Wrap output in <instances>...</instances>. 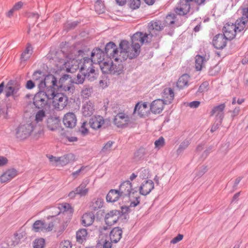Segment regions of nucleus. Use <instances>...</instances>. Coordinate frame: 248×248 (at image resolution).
<instances>
[{"instance_id": "nucleus-1", "label": "nucleus", "mask_w": 248, "mask_h": 248, "mask_svg": "<svg viewBox=\"0 0 248 248\" xmlns=\"http://www.w3.org/2000/svg\"><path fill=\"white\" fill-rule=\"evenodd\" d=\"M142 32L135 33L131 37V44L126 40H122L119 44L120 53H125L130 59L137 58L140 52V46L144 43H148L142 36Z\"/></svg>"}, {"instance_id": "nucleus-2", "label": "nucleus", "mask_w": 248, "mask_h": 248, "mask_svg": "<svg viewBox=\"0 0 248 248\" xmlns=\"http://www.w3.org/2000/svg\"><path fill=\"white\" fill-rule=\"evenodd\" d=\"M122 196L123 202L125 204L130 203V206L136 207L140 203V197L137 190L132 188V183L129 181L123 182L118 189Z\"/></svg>"}, {"instance_id": "nucleus-3", "label": "nucleus", "mask_w": 248, "mask_h": 248, "mask_svg": "<svg viewBox=\"0 0 248 248\" xmlns=\"http://www.w3.org/2000/svg\"><path fill=\"white\" fill-rule=\"evenodd\" d=\"M247 23L248 27V8L243 10L242 16L238 23V26L233 23H226L223 28L222 34L227 39L231 40L234 38L237 31L240 32L244 29Z\"/></svg>"}, {"instance_id": "nucleus-4", "label": "nucleus", "mask_w": 248, "mask_h": 248, "mask_svg": "<svg viewBox=\"0 0 248 248\" xmlns=\"http://www.w3.org/2000/svg\"><path fill=\"white\" fill-rule=\"evenodd\" d=\"M165 26L164 23H162L160 20L152 21L148 24V31L149 33L142 32V36H147L145 37L144 39L147 42L150 43L152 41V38L153 37L154 34L157 35L158 32L163 30Z\"/></svg>"}, {"instance_id": "nucleus-5", "label": "nucleus", "mask_w": 248, "mask_h": 248, "mask_svg": "<svg viewBox=\"0 0 248 248\" xmlns=\"http://www.w3.org/2000/svg\"><path fill=\"white\" fill-rule=\"evenodd\" d=\"M65 55L62 51L56 53L55 56L53 58V60L61 64H64L66 68V70L68 72H74V71L78 69L79 66L78 63V61L75 59H73L69 62H66L64 59Z\"/></svg>"}, {"instance_id": "nucleus-6", "label": "nucleus", "mask_w": 248, "mask_h": 248, "mask_svg": "<svg viewBox=\"0 0 248 248\" xmlns=\"http://www.w3.org/2000/svg\"><path fill=\"white\" fill-rule=\"evenodd\" d=\"M50 100L52 99V104L55 109L58 110L63 109L67 105L68 97L64 93H57L53 94L51 93L49 95Z\"/></svg>"}, {"instance_id": "nucleus-7", "label": "nucleus", "mask_w": 248, "mask_h": 248, "mask_svg": "<svg viewBox=\"0 0 248 248\" xmlns=\"http://www.w3.org/2000/svg\"><path fill=\"white\" fill-rule=\"evenodd\" d=\"M36 129L31 124H20L16 129V136L19 140H22L28 138L31 132Z\"/></svg>"}, {"instance_id": "nucleus-8", "label": "nucleus", "mask_w": 248, "mask_h": 248, "mask_svg": "<svg viewBox=\"0 0 248 248\" xmlns=\"http://www.w3.org/2000/svg\"><path fill=\"white\" fill-rule=\"evenodd\" d=\"M49 93L44 91H39L35 94L33 98V105L38 109H43L48 105V101L50 100Z\"/></svg>"}, {"instance_id": "nucleus-9", "label": "nucleus", "mask_w": 248, "mask_h": 248, "mask_svg": "<svg viewBox=\"0 0 248 248\" xmlns=\"http://www.w3.org/2000/svg\"><path fill=\"white\" fill-rule=\"evenodd\" d=\"M19 84L16 80H10L7 84L5 88V95L7 97L13 96L14 99H16L19 96L18 93L20 89Z\"/></svg>"}, {"instance_id": "nucleus-10", "label": "nucleus", "mask_w": 248, "mask_h": 248, "mask_svg": "<svg viewBox=\"0 0 248 248\" xmlns=\"http://www.w3.org/2000/svg\"><path fill=\"white\" fill-rule=\"evenodd\" d=\"M130 122L129 117L123 112L118 113L113 119V123L118 127H126Z\"/></svg>"}, {"instance_id": "nucleus-11", "label": "nucleus", "mask_w": 248, "mask_h": 248, "mask_svg": "<svg viewBox=\"0 0 248 248\" xmlns=\"http://www.w3.org/2000/svg\"><path fill=\"white\" fill-rule=\"evenodd\" d=\"M104 51L107 56L114 59L116 61L120 59L117 57L120 51L114 42H109L107 43L105 46Z\"/></svg>"}, {"instance_id": "nucleus-12", "label": "nucleus", "mask_w": 248, "mask_h": 248, "mask_svg": "<svg viewBox=\"0 0 248 248\" xmlns=\"http://www.w3.org/2000/svg\"><path fill=\"white\" fill-rule=\"evenodd\" d=\"M38 82V87L39 89V91H42V90L45 88H47L49 86H55L56 85L57 78L53 75H49Z\"/></svg>"}, {"instance_id": "nucleus-13", "label": "nucleus", "mask_w": 248, "mask_h": 248, "mask_svg": "<svg viewBox=\"0 0 248 248\" xmlns=\"http://www.w3.org/2000/svg\"><path fill=\"white\" fill-rule=\"evenodd\" d=\"M120 218V210H112L105 215V220L107 225L111 226L116 223Z\"/></svg>"}, {"instance_id": "nucleus-14", "label": "nucleus", "mask_w": 248, "mask_h": 248, "mask_svg": "<svg viewBox=\"0 0 248 248\" xmlns=\"http://www.w3.org/2000/svg\"><path fill=\"white\" fill-rule=\"evenodd\" d=\"M89 124L91 128L95 130L101 127L106 128L105 120L103 117L100 115L91 118L89 121Z\"/></svg>"}, {"instance_id": "nucleus-15", "label": "nucleus", "mask_w": 248, "mask_h": 248, "mask_svg": "<svg viewBox=\"0 0 248 248\" xmlns=\"http://www.w3.org/2000/svg\"><path fill=\"white\" fill-rule=\"evenodd\" d=\"M227 40L224 35L219 33L214 37L212 44L216 48L222 49L226 46Z\"/></svg>"}, {"instance_id": "nucleus-16", "label": "nucleus", "mask_w": 248, "mask_h": 248, "mask_svg": "<svg viewBox=\"0 0 248 248\" xmlns=\"http://www.w3.org/2000/svg\"><path fill=\"white\" fill-rule=\"evenodd\" d=\"M154 188V183L153 181L148 180L144 181L139 188L140 193L146 196L149 194Z\"/></svg>"}, {"instance_id": "nucleus-17", "label": "nucleus", "mask_w": 248, "mask_h": 248, "mask_svg": "<svg viewBox=\"0 0 248 248\" xmlns=\"http://www.w3.org/2000/svg\"><path fill=\"white\" fill-rule=\"evenodd\" d=\"M77 121V118L75 114L72 112L66 113L63 119L64 125L66 127L70 128H72L76 126Z\"/></svg>"}, {"instance_id": "nucleus-18", "label": "nucleus", "mask_w": 248, "mask_h": 248, "mask_svg": "<svg viewBox=\"0 0 248 248\" xmlns=\"http://www.w3.org/2000/svg\"><path fill=\"white\" fill-rule=\"evenodd\" d=\"M93 60L91 58L84 57L83 62L80 64V72L83 74L85 72L90 71L91 69H94L93 66ZM77 64L79 66L78 62Z\"/></svg>"}, {"instance_id": "nucleus-19", "label": "nucleus", "mask_w": 248, "mask_h": 248, "mask_svg": "<svg viewBox=\"0 0 248 248\" xmlns=\"http://www.w3.org/2000/svg\"><path fill=\"white\" fill-rule=\"evenodd\" d=\"M225 108L224 103L214 107L210 112V116L216 115L215 119L223 120L224 116V110Z\"/></svg>"}, {"instance_id": "nucleus-20", "label": "nucleus", "mask_w": 248, "mask_h": 248, "mask_svg": "<svg viewBox=\"0 0 248 248\" xmlns=\"http://www.w3.org/2000/svg\"><path fill=\"white\" fill-rule=\"evenodd\" d=\"M164 104L162 99L155 100L151 104L150 110L154 114H159L163 110Z\"/></svg>"}, {"instance_id": "nucleus-21", "label": "nucleus", "mask_w": 248, "mask_h": 248, "mask_svg": "<svg viewBox=\"0 0 248 248\" xmlns=\"http://www.w3.org/2000/svg\"><path fill=\"white\" fill-rule=\"evenodd\" d=\"M123 231L119 227L114 228L109 233V239L111 242L117 243L122 238Z\"/></svg>"}, {"instance_id": "nucleus-22", "label": "nucleus", "mask_w": 248, "mask_h": 248, "mask_svg": "<svg viewBox=\"0 0 248 248\" xmlns=\"http://www.w3.org/2000/svg\"><path fill=\"white\" fill-rule=\"evenodd\" d=\"M72 79L66 84L64 85H59V88L61 89V91H63L65 95L69 96H71L75 91V86L71 82Z\"/></svg>"}, {"instance_id": "nucleus-23", "label": "nucleus", "mask_w": 248, "mask_h": 248, "mask_svg": "<svg viewBox=\"0 0 248 248\" xmlns=\"http://www.w3.org/2000/svg\"><path fill=\"white\" fill-rule=\"evenodd\" d=\"M105 51L99 47L94 48L91 52V58L94 61L99 62L104 59L106 55Z\"/></svg>"}, {"instance_id": "nucleus-24", "label": "nucleus", "mask_w": 248, "mask_h": 248, "mask_svg": "<svg viewBox=\"0 0 248 248\" xmlns=\"http://www.w3.org/2000/svg\"><path fill=\"white\" fill-rule=\"evenodd\" d=\"M174 92L170 88H166L164 89L162 93L163 101L165 104H170L174 99Z\"/></svg>"}, {"instance_id": "nucleus-25", "label": "nucleus", "mask_w": 248, "mask_h": 248, "mask_svg": "<svg viewBox=\"0 0 248 248\" xmlns=\"http://www.w3.org/2000/svg\"><path fill=\"white\" fill-rule=\"evenodd\" d=\"M147 108V103H138L134 108V113H137L140 117H143L146 115V109Z\"/></svg>"}, {"instance_id": "nucleus-26", "label": "nucleus", "mask_w": 248, "mask_h": 248, "mask_svg": "<svg viewBox=\"0 0 248 248\" xmlns=\"http://www.w3.org/2000/svg\"><path fill=\"white\" fill-rule=\"evenodd\" d=\"M122 198L121 194L118 190L111 189L106 196V201L107 202H114L119 200Z\"/></svg>"}, {"instance_id": "nucleus-27", "label": "nucleus", "mask_w": 248, "mask_h": 248, "mask_svg": "<svg viewBox=\"0 0 248 248\" xmlns=\"http://www.w3.org/2000/svg\"><path fill=\"white\" fill-rule=\"evenodd\" d=\"M94 111V105L91 101L87 102L82 108V114L85 117H90Z\"/></svg>"}, {"instance_id": "nucleus-28", "label": "nucleus", "mask_w": 248, "mask_h": 248, "mask_svg": "<svg viewBox=\"0 0 248 248\" xmlns=\"http://www.w3.org/2000/svg\"><path fill=\"white\" fill-rule=\"evenodd\" d=\"M75 159V156L73 154H68L59 157L56 161H59V164L62 166H65L67 164L73 162Z\"/></svg>"}, {"instance_id": "nucleus-29", "label": "nucleus", "mask_w": 248, "mask_h": 248, "mask_svg": "<svg viewBox=\"0 0 248 248\" xmlns=\"http://www.w3.org/2000/svg\"><path fill=\"white\" fill-rule=\"evenodd\" d=\"M17 171L15 169L8 170L0 176V181L2 183L6 182L15 177Z\"/></svg>"}, {"instance_id": "nucleus-30", "label": "nucleus", "mask_w": 248, "mask_h": 248, "mask_svg": "<svg viewBox=\"0 0 248 248\" xmlns=\"http://www.w3.org/2000/svg\"><path fill=\"white\" fill-rule=\"evenodd\" d=\"M94 220V213L91 211L84 214L82 217V224L85 226H89L92 224Z\"/></svg>"}, {"instance_id": "nucleus-31", "label": "nucleus", "mask_w": 248, "mask_h": 248, "mask_svg": "<svg viewBox=\"0 0 248 248\" xmlns=\"http://www.w3.org/2000/svg\"><path fill=\"white\" fill-rule=\"evenodd\" d=\"M60 121L56 117H49L47 119L46 124L47 128L51 130L55 131L59 127Z\"/></svg>"}, {"instance_id": "nucleus-32", "label": "nucleus", "mask_w": 248, "mask_h": 248, "mask_svg": "<svg viewBox=\"0 0 248 248\" xmlns=\"http://www.w3.org/2000/svg\"><path fill=\"white\" fill-rule=\"evenodd\" d=\"M103 203L104 202L102 199H93L89 206L90 210L93 212L98 210L103 207Z\"/></svg>"}, {"instance_id": "nucleus-33", "label": "nucleus", "mask_w": 248, "mask_h": 248, "mask_svg": "<svg viewBox=\"0 0 248 248\" xmlns=\"http://www.w3.org/2000/svg\"><path fill=\"white\" fill-rule=\"evenodd\" d=\"M189 76L187 74H184L180 77L177 82L176 86L180 89H182L188 85Z\"/></svg>"}, {"instance_id": "nucleus-34", "label": "nucleus", "mask_w": 248, "mask_h": 248, "mask_svg": "<svg viewBox=\"0 0 248 248\" xmlns=\"http://www.w3.org/2000/svg\"><path fill=\"white\" fill-rule=\"evenodd\" d=\"M32 230L34 232H46V222L37 220L33 224Z\"/></svg>"}, {"instance_id": "nucleus-35", "label": "nucleus", "mask_w": 248, "mask_h": 248, "mask_svg": "<svg viewBox=\"0 0 248 248\" xmlns=\"http://www.w3.org/2000/svg\"><path fill=\"white\" fill-rule=\"evenodd\" d=\"M206 62L205 57L200 55L195 57V68L197 71H201Z\"/></svg>"}, {"instance_id": "nucleus-36", "label": "nucleus", "mask_w": 248, "mask_h": 248, "mask_svg": "<svg viewBox=\"0 0 248 248\" xmlns=\"http://www.w3.org/2000/svg\"><path fill=\"white\" fill-rule=\"evenodd\" d=\"M86 183L83 182L81 183L76 190V193L77 195H79L80 196H85L88 192V189L86 188Z\"/></svg>"}, {"instance_id": "nucleus-37", "label": "nucleus", "mask_w": 248, "mask_h": 248, "mask_svg": "<svg viewBox=\"0 0 248 248\" xmlns=\"http://www.w3.org/2000/svg\"><path fill=\"white\" fill-rule=\"evenodd\" d=\"M86 78L91 81L95 80L98 77V73L95 71L94 69H91L90 71L84 72Z\"/></svg>"}, {"instance_id": "nucleus-38", "label": "nucleus", "mask_w": 248, "mask_h": 248, "mask_svg": "<svg viewBox=\"0 0 248 248\" xmlns=\"http://www.w3.org/2000/svg\"><path fill=\"white\" fill-rule=\"evenodd\" d=\"M87 235V230L82 229L77 232V240L78 242L82 243L85 239Z\"/></svg>"}, {"instance_id": "nucleus-39", "label": "nucleus", "mask_w": 248, "mask_h": 248, "mask_svg": "<svg viewBox=\"0 0 248 248\" xmlns=\"http://www.w3.org/2000/svg\"><path fill=\"white\" fill-rule=\"evenodd\" d=\"M32 52V48L30 44H28L25 50L23 52L21 55V59L23 61H27L30 57Z\"/></svg>"}, {"instance_id": "nucleus-40", "label": "nucleus", "mask_w": 248, "mask_h": 248, "mask_svg": "<svg viewBox=\"0 0 248 248\" xmlns=\"http://www.w3.org/2000/svg\"><path fill=\"white\" fill-rule=\"evenodd\" d=\"M102 238L98 241L97 243L98 247H102V248H111L112 247L111 242H109L106 239H104V235L103 234L101 235Z\"/></svg>"}, {"instance_id": "nucleus-41", "label": "nucleus", "mask_w": 248, "mask_h": 248, "mask_svg": "<svg viewBox=\"0 0 248 248\" xmlns=\"http://www.w3.org/2000/svg\"><path fill=\"white\" fill-rule=\"evenodd\" d=\"M100 67L103 73L112 74L111 71L114 66H113L112 62L109 63L108 62H105L103 63V65L100 66Z\"/></svg>"}, {"instance_id": "nucleus-42", "label": "nucleus", "mask_w": 248, "mask_h": 248, "mask_svg": "<svg viewBox=\"0 0 248 248\" xmlns=\"http://www.w3.org/2000/svg\"><path fill=\"white\" fill-rule=\"evenodd\" d=\"M130 207H132L130 206V204L125 205L124 206L121 207V211H120L121 217H123L124 219H128L129 217L127 214L131 211L130 209Z\"/></svg>"}, {"instance_id": "nucleus-43", "label": "nucleus", "mask_w": 248, "mask_h": 248, "mask_svg": "<svg viewBox=\"0 0 248 248\" xmlns=\"http://www.w3.org/2000/svg\"><path fill=\"white\" fill-rule=\"evenodd\" d=\"M189 141L187 140H185L183 142H182L180 144L178 149L177 150V154L178 155L182 154L184 151L187 148L189 145Z\"/></svg>"}, {"instance_id": "nucleus-44", "label": "nucleus", "mask_w": 248, "mask_h": 248, "mask_svg": "<svg viewBox=\"0 0 248 248\" xmlns=\"http://www.w3.org/2000/svg\"><path fill=\"white\" fill-rule=\"evenodd\" d=\"M145 154V149L144 148H140L134 154V158L136 161H139L142 159Z\"/></svg>"}, {"instance_id": "nucleus-45", "label": "nucleus", "mask_w": 248, "mask_h": 248, "mask_svg": "<svg viewBox=\"0 0 248 248\" xmlns=\"http://www.w3.org/2000/svg\"><path fill=\"white\" fill-rule=\"evenodd\" d=\"M93 92V88L92 87L89 86H84L83 88V89L81 91V95L84 98H88L90 96H91L92 93Z\"/></svg>"}, {"instance_id": "nucleus-46", "label": "nucleus", "mask_w": 248, "mask_h": 248, "mask_svg": "<svg viewBox=\"0 0 248 248\" xmlns=\"http://www.w3.org/2000/svg\"><path fill=\"white\" fill-rule=\"evenodd\" d=\"M59 208L61 211L63 213L67 212L68 213L72 214L73 212V209L70 204L66 202L62 203L59 207Z\"/></svg>"}, {"instance_id": "nucleus-47", "label": "nucleus", "mask_w": 248, "mask_h": 248, "mask_svg": "<svg viewBox=\"0 0 248 248\" xmlns=\"http://www.w3.org/2000/svg\"><path fill=\"white\" fill-rule=\"evenodd\" d=\"M128 5L133 10L139 8L140 5V0H128Z\"/></svg>"}, {"instance_id": "nucleus-48", "label": "nucleus", "mask_w": 248, "mask_h": 248, "mask_svg": "<svg viewBox=\"0 0 248 248\" xmlns=\"http://www.w3.org/2000/svg\"><path fill=\"white\" fill-rule=\"evenodd\" d=\"M69 78L71 79V77L70 75L64 74L59 79V81H57L56 85H55L57 88H59V85H64L66 83H65L66 80H67Z\"/></svg>"}, {"instance_id": "nucleus-49", "label": "nucleus", "mask_w": 248, "mask_h": 248, "mask_svg": "<svg viewBox=\"0 0 248 248\" xmlns=\"http://www.w3.org/2000/svg\"><path fill=\"white\" fill-rule=\"evenodd\" d=\"M85 78L86 77L84 76V75H83L82 73H78L77 75L76 78H75L74 80L72 83H76V84H82L84 82Z\"/></svg>"}, {"instance_id": "nucleus-50", "label": "nucleus", "mask_w": 248, "mask_h": 248, "mask_svg": "<svg viewBox=\"0 0 248 248\" xmlns=\"http://www.w3.org/2000/svg\"><path fill=\"white\" fill-rule=\"evenodd\" d=\"M114 142L112 141H108L106 144L103 147L101 152L105 154H107L111 151V148Z\"/></svg>"}, {"instance_id": "nucleus-51", "label": "nucleus", "mask_w": 248, "mask_h": 248, "mask_svg": "<svg viewBox=\"0 0 248 248\" xmlns=\"http://www.w3.org/2000/svg\"><path fill=\"white\" fill-rule=\"evenodd\" d=\"M44 73L42 71L40 70H37L34 72L33 75H32V78L34 79L36 82L37 81H40L42 78H44Z\"/></svg>"}, {"instance_id": "nucleus-52", "label": "nucleus", "mask_w": 248, "mask_h": 248, "mask_svg": "<svg viewBox=\"0 0 248 248\" xmlns=\"http://www.w3.org/2000/svg\"><path fill=\"white\" fill-rule=\"evenodd\" d=\"M46 115L45 111L42 109L40 110L36 114L35 121L37 123L42 122L43 120L46 118Z\"/></svg>"}, {"instance_id": "nucleus-53", "label": "nucleus", "mask_w": 248, "mask_h": 248, "mask_svg": "<svg viewBox=\"0 0 248 248\" xmlns=\"http://www.w3.org/2000/svg\"><path fill=\"white\" fill-rule=\"evenodd\" d=\"M113 66H114V67L112 68V70L111 71L112 74H117L119 75L122 72L124 68L123 64H119L117 65L116 64L113 63Z\"/></svg>"}, {"instance_id": "nucleus-54", "label": "nucleus", "mask_w": 248, "mask_h": 248, "mask_svg": "<svg viewBox=\"0 0 248 248\" xmlns=\"http://www.w3.org/2000/svg\"><path fill=\"white\" fill-rule=\"evenodd\" d=\"M45 245V240L43 238L36 239L33 242L34 248H43Z\"/></svg>"}, {"instance_id": "nucleus-55", "label": "nucleus", "mask_w": 248, "mask_h": 248, "mask_svg": "<svg viewBox=\"0 0 248 248\" xmlns=\"http://www.w3.org/2000/svg\"><path fill=\"white\" fill-rule=\"evenodd\" d=\"M149 170L147 169H141L138 172L139 177L141 179H144L147 178L149 176Z\"/></svg>"}, {"instance_id": "nucleus-56", "label": "nucleus", "mask_w": 248, "mask_h": 248, "mask_svg": "<svg viewBox=\"0 0 248 248\" xmlns=\"http://www.w3.org/2000/svg\"><path fill=\"white\" fill-rule=\"evenodd\" d=\"M186 9L183 8L180 5L177 4L174 10L177 15L179 16H185L187 14V13H186Z\"/></svg>"}, {"instance_id": "nucleus-57", "label": "nucleus", "mask_w": 248, "mask_h": 248, "mask_svg": "<svg viewBox=\"0 0 248 248\" xmlns=\"http://www.w3.org/2000/svg\"><path fill=\"white\" fill-rule=\"evenodd\" d=\"M95 11L99 14L103 13L104 11V7L101 1H96L94 5Z\"/></svg>"}, {"instance_id": "nucleus-58", "label": "nucleus", "mask_w": 248, "mask_h": 248, "mask_svg": "<svg viewBox=\"0 0 248 248\" xmlns=\"http://www.w3.org/2000/svg\"><path fill=\"white\" fill-rule=\"evenodd\" d=\"M209 86V83L207 81L203 82L199 87L198 93H202L207 91L208 89V87Z\"/></svg>"}, {"instance_id": "nucleus-59", "label": "nucleus", "mask_w": 248, "mask_h": 248, "mask_svg": "<svg viewBox=\"0 0 248 248\" xmlns=\"http://www.w3.org/2000/svg\"><path fill=\"white\" fill-rule=\"evenodd\" d=\"M164 144H165V140H164V139L162 137H160L157 140H156L155 142V148H157L159 149L163 147Z\"/></svg>"}, {"instance_id": "nucleus-60", "label": "nucleus", "mask_w": 248, "mask_h": 248, "mask_svg": "<svg viewBox=\"0 0 248 248\" xmlns=\"http://www.w3.org/2000/svg\"><path fill=\"white\" fill-rule=\"evenodd\" d=\"M179 5H180L181 7H182L183 8L186 9V13H188L190 11L191 6L190 3H186L183 1V0H181L179 3H178Z\"/></svg>"}, {"instance_id": "nucleus-61", "label": "nucleus", "mask_w": 248, "mask_h": 248, "mask_svg": "<svg viewBox=\"0 0 248 248\" xmlns=\"http://www.w3.org/2000/svg\"><path fill=\"white\" fill-rule=\"evenodd\" d=\"M222 122V120H218V119H216L215 122L212 125L211 128V132H214L216 130H217L219 126L221 124Z\"/></svg>"}, {"instance_id": "nucleus-62", "label": "nucleus", "mask_w": 248, "mask_h": 248, "mask_svg": "<svg viewBox=\"0 0 248 248\" xmlns=\"http://www.w3.org/2000/svg\"><path fill=\"white\" fill-rule=\"evenodd\" d=\"M78 24V22L74 21L71 23H67L64 25V28L67 30H71L75 28Z\"/></svg>"}, {"instance_id": "nucleus-63", "label": "nucleus", "mask_w": 248, "mask_h": 248, "mask_svg": "<svg viewBox=\"0 0 248 248\" xmlns=\"http://www.w3.org/2000/svg\"><path fill=\"white\" fill-rule=\"evenodd\" d=\"M71 242L68 240H65L62 242L60 245V248H71Z\"/></svg>"}, {"instance_id": "nucleus-64", "label": "nucleus", "mask_w": 248, "mask_h": 248, "mask_svg": "<svg viewBox=\"0 0 248 248\" xmlns=\"http://www.w3.org/2000/svg\"><path fill=\"white\" fill-rule=\"evenodd\" d=\"M86 124H87V122H84L82 123V125L81 126V127L79 129V131L84 135H86L88 132V129L85 127Z\"/></svg>"}]
</instances>
